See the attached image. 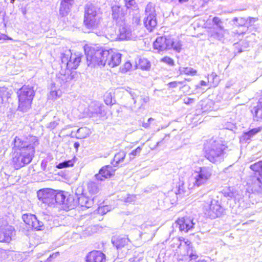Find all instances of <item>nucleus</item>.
<instances>
[{
	"instance_id": "60",
	"label": "nucleus",
	"mask_w": 262,
	"mask_h": 262,
	"mask_svg": "<svg viewBox=\"0 0 262 262\" xmlns=\"http://www.w3.org/2000/svg\"><path fill=\"white\" fill-rule=\"evenodd\" d=\"M206 84H207V83L205 81H204L203 80L201 81L200 85L201 86H205V85H206Z\"/></svg>"
},
{
	"instance_id": "20",
	"label": "nucleus",
	"mask_w": 262,
	"mask_h": 262,
	"mask_svg": "<svg viewBox=\"0 0 262 262\" xmlns=\"http://www.w3.org/2000/svg\"><path fill=\"white\" fill-rule=\"evenodd\" d=\"M105 254L97 250L89 252L86 257V262H105Z\"/></svg>"
},
{
	"instance_id": "30",
	"label": "nucleus",
	"mask_w": 262,
	"mask_h": 262,
	"mask_svg": "<svg viewBox=\"0 0 262 262\" xmlns=\"http://www.w3.org/2000/svg\"><path fill=\"white\" fill-rule=\"evenodd\" d=\"M36 216L32 214H24L22 216V219L24 222L28 226V228H30L33 220L35 218Z\"/></svg>"
},
{
	"instance_id": "7",
	"label": "nucleus",
	"mask_w": 262,
	"mask_h": 262,
	"mask_svg": "<svg viewBox=\"0 0 262 262\" xmlns=\"http://www.w3.org/2000/svg\"><path fill=\"white\" fill-rule=\"evenodd\" d=\"M154 49H181L182 43L179 38L159 37L154 42Z\"/></svg>"
},
{
	"instance_id": "22",
	"label": "nucleus",
	"mask_w": 262,
	"mask_h": 262,
	"mask_svg": "<svg viewBox=\"0 0 262 262\" xmlns=\"http://www.w3.org/2000/svg\"><path fill=\"white\" fill-rule=\"evenodd\" d=\"M74 4V0H61L59 10V15L62 17L67 16Z\"/></svg>"
},
{
	"instance_id": "38",
	"label": "nucleus",
	"mask_w": 262,
	"mask_h": 262,
	"mask_svg": "<svg viewBox=\"0 0 262 262\" xmlns=\"http://www.w3.org/2000/svg\"><path fill=\"white\" fill-rule=\"evenodd\" d=\"M260 128L259 127L253 128L249 132L245 133L244 137L247 140H249L252 137L260 132Z\"/></svg>"
},
{
	"instance_id": "26",
	"label": "nucleus",
	"mask_w": 262,
	"mask_h": 262,
	"mask_svg": "<svg viewBox=\"0 0 262 262\" xmlns=\"http://www.w3.org/2000/svg\"><path fill=\"white\" fill-rule=\"evenodd\" d=\"M185 245H187L188 246L192 247L191 245H190V242L188 241H187L186 242H184V244L182 245V240L179 238V237H174L172 238V239L171 241V246L172 248H180L181 247H183L184 249L186 250V252H187V249ZM187 253H186V254ZM185 254V253H184Z\"/></svg>"
},
{
	"instance_id": "46",
	"label": "nucleus",
	"mask_w": 262,
	"mask_h": 262,
	"mask_svg": "<svg viewBox=\"0 0 262 262\" xmlns=\"http://www.w3.org/2000/svg\"><path fill=\"white\" fill-rule=\"evenodd\" d=\"M161 61L166 63L170 66H173L174 65V61L172 59L168 57H164L161 59Z\"/></svg>"
},
{
	"instance_id": "25",
	"label": "nucleus",
	"mask_w": 262,
	"mask_h": 262,
	"mask_svg": "<svg viewBox=\"0 0 262 262\" xmlns=\"http://www.w3.org/2000/svg\"><path fill=\"white\" fill-rule=\"evenodd\" d=\"M112 242L114 246L119 250L125 248V246L128 244L129 241L127 238L118 236L113 237L112 239Z\"/></svg>"
},
{
	"instance_id": "13",
	"label": "nucleus",
	"mask_w": 262,
	"mask_h": 262,
	"mask_svg": "<svg viewBox=\"0 0 262 262\" xmlns=\"http://www.w3.org/2000/svg\"><path fill=\"white\" fill-rule=\"evenodd\" d=\"M224 212V208L215 200H212L204 206L205 214L211 219L221 216Z\"/></svg>"
},
{
	"instance_id": "61",
	"label": "nucleus",
	"mask_w": 262,
	"mask_h": 262,
	"mask_svg": "<svg viewBox=\"0 0 262 262\" xmlns=\"http://www.w3.org/2000/svg\"><path fill=\"white\" fill-rule=\"evenodd\" d=\"M80 188H78L77 189V191H76V194L77 195H80Z\"/></svg>"
},
{
	"instance_id": "34",
	"label": "nucleus",
	"mask_w": 262,
	"mask_h": 262,
	"mask_svg": "<svg viewBox=\"0 0 262 262\" xmlns=\"http://www.w3.org/2000/svg\"><path fill=\"white\" fill-rule=\"evenodd\" d=\"M74 77V72H71L70 74L68 72L65 74H61L59 77L58 79L59 80H61V83H66L71 80H72Z\"/></svg>"
},
{
	"instance_id": "50",
	"label": "nucleus",
	"mask_w": 262,
	"mask_h": 262,
	"mask_svg": "<svg viewBox=\"0 0 262 262\" xmlns=\"http://www.w3.org/2000/svg\"><path fill=\"white\" fill-rule=\"evenodd\" d=\"M184 81H173L168 83V85L171 88H176L179 84H183Z\"/></svg>"
},
{
	"instance_id": "23",
	"label": "nucleus",
	"mask_w": 262,
	"mask_h": 262,
	"mask_svg": "<svg viewBox=\"0 0 262 262\" xmlns=\"http://www.w3.org/2000/svg\"><path fill=\"white\" fill-rule=\"evenodd\" d=\"M112 9V17L117 24L122 23L124 20V13L122 8L118 6H114Z\"/></svg>"
},
{
	"instance_id": "21",
	"label": "nucleus",
	"mask_w": 262,
	"mask_h": 262,
	"mask_svg": "<svg viewBox=\"0 0 262 262\" xmlns=\"http://www.w3.org/2000/svg\"><path fill=\"white\" fill-rule=\"evenodd\" d=\"M248 184L251 187L253 191L262 194V176L251 177Z\"/></svg>"
},
{
	"instance_id": "47",
	"label": "nucleus",
	"mask_w": 262,
	"mask_h": 262,
	"mask_svg": "<svg viewBox=\"0 0 262 262\" xmlns=\"http://www.w3.org/2000/svg\"><path fill=\"white\" fill-rule=\"evenodd\" d=\"M142 150L141 147L139 146L135 150H133L132 152L129 154L130 159H133L137 155H139Z\"/></svg>"
},
{
	"instance_id": "54",
	"label": "nucleus",
	"mask_w": 262,
	"mask_h": 262,
	"mask_svg": "<svg viewBox=\"0 0 262 262\" xmlns=\"http://www.w3.org/2000/svg\"><path fill=\"white\" fill-rule=\"evenodd\" d=\"M234 192H233V191H231V192H226L225 191L224 192V194H225V196H228L229 198H234V196H235V194H234Z\"/></svg>"
},
{
	"instance_id": "41",
	"label": "nucleus",
	"mask_w": 262,
	"mask_h": 262,
	"mask_svg": "<svg viewBox=\"0 0 262 262\" xmlns=\"http://www.w3.org/2000/svg\"><path fill=\"white\" fill-rule=\"evenodd\" d=\"M111 210V207L108 205H104L103 206L99 207L97 209V212L99 214H101L102 215H104L106 214L107 212Z\"/></svg>"
},
{
	"instance_id": "36",
	"label": "nucleus",
	"mask_w": 262,
	"mask_h": 262,
	"mask_svg": "<svg viewBox=\"0 0 262 262\" xmlns=\"http://www.w3.org/2000/svg\"><path fill=\"white\" fill-rule=\"evenodd\" d=\"M30 228H33L36 230H43L44 226L43 223L39 221L36 216L33 220V223H32V225H31Z\"/></svg>"
},
{
	"instance_id": "35",
	"label": "nucleus",
	"mask_w": 262,
	"mask_h": 262,
	"mask_svg": "<svg viewBox=\"0 0 262 262\" xmlns=\"http://www.w3.org/2000/svg\"><path fill=\"white\" fill-rule=\"evenodd\" d=\"M139 66L143 70H149L150 68V63L147 59L142 58L139 60Z\"/></svg>"
},
{
	"instance_id": "16",
	"label": "nucleus",
	"mask_w": 262,
	"mask_h": 262,
	"mask_svg": "<svg viewBox=\"0 0 262 262\" xmlns=\"http://www.w3.org/2000/svg\"><path fill=\"white\" fill-rule=\"evenodd\" d=\"M14 234L13 227L9 225L0 226V242L9 243Z\"/></svg>"
},
{
	"instance_id": "59",
	"label": "nucleus",
	"mask_w": 262,
	"mask_h": 262,
	"mask_svg": "<svg viewBox=\"0 0 262 262\" xmlns=\"http://www.w3.org/2000/svg\"><path fill=\"white\" fill-rule=\"evenodd\" d=\"M79 146H80V144H79V143H78V142H75V143H74V147H75L76 149H78V148L79 147Z\"/></svg>"
},
{
	"instance_id": "4",
	"label": "nucleus",
	"mask_w": 262,
	"mask_h": 262,
	"mask_svg": "<svg viewBox=\"0 0 262 262\" xmlns=\"http://www.w3.org/2000/svg\"><path fill=\"white\" fill-rule=\"evenodd\" d=\"M83 23L85 27L93 30L98 27L101 17L98 14L96 8L91 3L87 4L84 8Z\"/></svg>"
},
{
	"instance_id": "12",
	"label": "nucleus",
	"mask_w": 262,
	"mask_h": 262,
	"mask_svg": "<svg viewBox=\"0 0 262 262\" xmlns=\"http://www.w3.org/2000/svg\"><path fill=\"white\" fill-rule=\"evenodd\" d=\"M38 199L48 206L57 204V193L52 189H45L37 192Z\"/></svg>"
},
{
	"instance_id": "40",
	"label": "nucleus",
	"mask_w": 262,
	"mask_h": 262,
	"mask_svg": "<svg viewBox=\"0 0 262 262\" xmlns=\"http://www.w3.org/2000/svg\"><path fill=\"white\" fill-rule=\"evenodd\" d=\"M233 21L234 24L239 26H244L248 23V20L244 17H234L233 19Z\"/></svg>"
},
{
	"instance_id": "27",
	"label": "nucleus",
	"mask_w": 262,
	"mask_h": 262,
	"mask_svg": "<svg viewBox=\"0 0 262 262\" xmlns=\"http://www.w3.org/2000/svg\"><path fill=\"white\" fill-rule=\"evenodd\" d=\"M11 95V91L6 87H0V104L6 101Z\"/></svg>"
},
{
	"instance_id": "42",
	"label": "nucleus",
	"mask_w": 262,
	"mask_h": 262,
	"mask_svg": "<svg viewBox=\"0 0 262 262\" xmlns=\"http://www.w3.org/2000/svg\"><path fill=\"white\" fill-rule=\"evenodd\" d=\"M149 100V99L148 96L146 95H142L140 94L138 98V102L141 106H142L144 104L148 102Z\"/></svg>"
},
{
	"instance_id": "33",
	"label": "nucleus",
	"mask_w": 262,
	"mask_h": 262,
	"mask_svg": "<svg viewBox=\"0 0 262 262\" xmlns=\"http://www.w3.org/2000/svg\"><path fill=\"white\" fill-rule=\"evenodd\" d=\"M250 168L253 171L258 172L259 176H262V160L251 164Z\"/></svg>"
},
{
	"instance_id": "63",
	"label": "nucleus",
	"mask_w": 262,
	"mask_h": 262,
	"mask_svg": "<svg viewBox=\"0 0 262 262\" xmlns=\"http://www.w3.org/2000/svg\"><path fill=\"white\" fill-rule=\"evenodd\" d=\"M179 2L181 3H185L187 2L188 0H178Z\"/></svg>"
},
{
	"instance_id": "17",
	"label": "nucleus",
	"mask_w": 262,
	"mask_h": 262,
	"mask_svg": "<svg viewBox=\"0 0 262 262\" xmlns=\"http://www.w3.org/2000/svg\"><path fill=\"white\" fill-rule=\"evenodd\" d=\"M187 249L186 254H182L181 257L179 258L178 262H196L198 255L193 247L185 245ZM197 262H206L205 260H199Z\"/></svg>"
},
{
	"instance_id": "3",
	"label": "nucleus",
	"mask_w": 262,
	"mask_h": 262,
	"mask_svg": "<svg viewBox=\"0 0 262 262\" xmlns=\"http://www.w3.org/2000/svg\"><path fill=\"white\" fill-rule=\"evenodd\" d=\"M18 98V110L23 112H28L31 107V104L35 95L32 86L24 85L17 93Z\"/></svg>"
},
{
	"instance_id": "48",
	"label": "nucleus",
	"mask_w": 262,
	"mask_h": 262,
	"mask_svg": "<svg viewBox=\"0 0 262 262\" xmlns=\"http://www.w3.org/2000/svg\"><path fill=\"white\" fill-rule=\"evenodd\" d=\"M58 125V120H54L48 123L46 127L50 129H54Z\"/></svg>"
},
{
	"instance_id": "49",
	"label": "nucleus",
	"mask_w": 262,
	"mask_h": 262,
	"mask_svg": "<svg viewBox=\"0 0 262 262\" xmlns=\"http://www.w3.org/2000/svg\"><path fill=\"white\" fill-rule=\"evenodd\" d=\"M126 9H130L136 4L135 0H124Z\"/></svg>"
},
{
	"instance_id": "15",
	"label": "nucleus",
	"mask_w": 262,
	"mask_h": 262,
	"mask_svg": "<svg viewBox=\"0 0 262 262\" xmlns=\"http://www.w3.org/2000/svg\"><path fill=\"white\" fill-rule=\"evenodd\" d=\"M196 221L190 217H185L178 219L174 223V225L178 228L180 231L185 233L194 228Z\"/></svg>"
},
{
	"instance_id": "14",
	"label": "nucleus",
	"mask_w": 262,
	"mask_h": 262,
	"mask_svg": "<svg viewBox=\"0 0 262 262\" xmlns=\"http://www.w3.org/2000/svg\"><path fill=\"white\" fill-rule=\"evenodd\" d=\"M212 21L215 25V27H214L210 30L209 32L210 36L220 40L224 37L226 30L224 29L223 22L220 18L214 17L212 19Z\"/></svg>"
},
{
	"instance_id": "18",
	"label": "nucleus",
	"mask_w": 262,
	"mask_h": 262,
	"mask_svg": "<svg viewBox=\"0 0 262 262\" xmlns=\"http://www.w3.org/2000/svg\"><path fill=\"white\" fill-rule=\"evenodd\" d=\"M71 50H66V53L62 54L61 60L66 62L68 66L71 68L76 69L81 60L80 57H72Z\"/></svg>"
},
{
	"instance_id": "1",
	"label": "nucleus",
	"mask_w": 262,
	"mask_h": 262,
	"mask_svg": "<svg viewBox=\"0 0 262 262\" xmlns=\"http://www.w3.org/2000/svg\"><path fill=\"white\" fill-rule=\"evenodd\" d=\"M84 50L89 67H103L107 64L111 68L117 67L121 62V54L111 50Z\"/></svg>"
},
{
	"instance_id": "32",
	"label": "nucleus",
	"mask_w": 262,
	"mask_h": 262,
	"mask_svg": "<svg viewBox=\"0 0 262 262\" xmlns=\"http://www.w3.org/2000/svg\"><path fill=\"white\" fill-rule=\"evenodd\" d=\"M75 161L74 159L70 160H65L56 165V167L58 169H62L69 167H72L74 166Z\"/></svg>"
},
{
	"instance_id": "11",
	"label": "nucleus",
	"mask_w": 262,
	"mask_h": 262,
	"mask_svg": "<svg viewBox=\"0 0 262 262\" xmlns=\"http://www.w3.org/2000/svg\"><path fill=\"white\" fill-rule=\"evenodd\" d=\"M57 204L61 205V208L67 211L74 209L78 204V201L75 199L74 196L67 192H57Z\"/></svg>"
},
{
	"instance_id": "9",
	"label": "nucleus",
	"mask_w": 262,
	"mask_h": 262,
	"mask_svg": "<svg viewBox=\"0 0 262 262\" xmlns=\"http://www.w3.org/2000/svg\"><path fill=\"white\" fill-rule=\"evenodd\" d=\"M143 24L149 31H152L157 25V13L155 5L149 2L146 6L144 11Z\"/></svg>"
},
{
	"instance_id": "28",
	"label": "nucleus",
	"mask_w": 262,
	"mask_h": 262,
	"mask_svg": "<svg viewBox=\"0 0 262 262\" xmlns=\"http://www.w3.org/2000/svg\"><path fill=\"white\" fill-rule=\"evenodd\" d=\"M125 156L126 153L124 151H120L115 155L112 164L115 167L117 166L119 163L123 161Z\"/></svg>"
},
{
	"instance_id": "19",
	"label": "nucleus",
	"mask_w": 262,
	"mask_h": 262,
	"mask_svg": "<svg viewBox=\"0 0 262 262\" xmlns=\"http://www.w3.org/2000/svg\"><path fill=\"white\" fill-rule=\"evenodd\" d=\"M116 169L110 165H106L102 167L98 174H95V177L98 180L103 181L105 179L111 178L113 176L116 171Z\"/></svg>"
},
{
	"instance_id": "43",
	"label": "nucleus",
	"mask_w": 262,
	"mask_h": 262,
	"mask_svg": "<svg viewBox=\"0 0 262 262\" xmlns=\"http://www.w3.org/2000/svg\"><path fill=\"white\" fill-rule=\"evenodd\" d=\"M132 67L131 63L129 61L126 62L122 67L120 68V71L121 73H125L129 71Z\"/></svg>"
},
{
	"instance_id": "45",
	"label": "nucleus",
	"mask_w": 262,
	"mask_h": 262,
	"mask_svg": "<svg viewBox=\"0 0 262 262\" xmlns=\"http://www.w3.org/2000/svg\"><path fill=\"white\" fill-rule=\"evenodd\" d=\"M83 202H84L85 205H83V211L85 209V208H89L93 204V200H88L87 198L84 197L83 195Z\"/></svg>"
},
{
	"instance_id": "31",
	"label": "nucleus",
	"mask_w": 262,
	"mask_h": 262,
	"mask_svg": "<svg viewBox=\"0 0 262 262\" xmlns=\"http://www.w3.org/2000/svg\"><path fill=\"white\" fill-rule=\"evenodd\" d=\"M126 91L129 93L132 99L134 100V103L136 104L138 102V98L141 92L138 90L132 89L130 88H127Z\"/></svg>"
},
{
	"instance_id": "5",
	"label": "nucleus",
	"mask_w": 262,
	"mask_h": 262,
	"mask_svg": "<svg viewBox=\"0 0 262 262\" xmlns=\"http://www.w3.org/2000/svg\"><path fill=\"white\" fill-rule=\"evenodd\" d=\"M35 149L30 148L28 150L14 151L12 155V164L17 170L29 164L34 156Z\"/></svg>"
},
{
	"instance_id": "6",
	"label": "nucleus",
	"mask_w": 262,
	"mask_h": 262,
	"mask_svg": "<svg viewBox=\"0 0 262 262\" xmlns=\"http://www.w3.org/2000/svg\"><path fill=\"white\" fill-rule=\"evenodd\" d=\"M212 173L213 169L211 166L199 167L193 174V186L199 187L206 184L210 180Z\"/></svg>"
},
{
	"instance_id": "10",
	"label": "nucleus",
	"mask_w": 262,
	"mask_h": 262,
	"mask_svg": "<svg viewBox=\"0 0 262 262\" xmlns=\"http://www.w3.org/2000/svg\"><path fill=\"white\" fill-rule=\"evenodd\" d=\"M107 112L105 110V106L98 101H91L86 108H84L83 112V117H105Z\"/></svg>"
},
{
	"instance_id": "56",
	"label": "nucleus",
	"mask_w": 262,
	"mask_h": 262,
	"mask_svg": "<svg viewBox=\"0 0 262 262\" xmlns=\"http://www.w3.org/2000/svg\"><path fill=\"white\" fill-rule=\"evenodd\" d=\"M216 77L217 75L216 74V73H212V74L209 75L208 79L212 78V80H213L214 78H215Z\"/></svg>"
},
{
	"instance_id": "29",
	"label": "nucleus",
	"mask_w": 262,
	"mask_h": 262,
	"mask_svg": "<svg viewBox=\"0 0 262 262\" xmlns=\"http://www.w3.org/2000/svg\"><path fill=\"white\" fill-rule=\"evenodd\" d=\"M61 95V92L59 90H57L55 85L52 86L50 94L48 96L49 99L55 100L60 97Z\"/></svg>"
},
{
	"instance_id": "52",
	"label": "nucleus",
	"mask_w": 262,
	"mask_h": 262,
	"mask_svg": "<svg viewBox=\"0 0 262 262\" xmlns=\"http://www.w3.org/2000/svg\"><path fill=\"white\" fill-rule=\"evenodd\" d=\"M59 253L58 252L53 253L52 255H50V256L48 257V258L47 259V261H50L52 258H56L57 256L59 255Z\"/></svg>"
},
{
	"instance_id": "55",
	"label": "nucleus",
	"mask_w": 262,
	"mask_h": 262,
	"mask_svg": "<svg viewBox=\"0 0 262 262\" xmlns=\"http://www.w3.org/2000/svg\"><path fill=\"white\" fill-rule=\"evenodd\" d=\"M248 20V23L247 24H249V25H252L256 21V18L254 17H249L247 19Z\"/></svg>"
},
{
	"instance_id": "8",
	"label": "nucleus",
	"mask_w": 262,
	"mask_h": 262,
	"mask_svg": "<svg viewBox=\"0 0 262 262\" xmlns=\"http://www.w3.org/2000/svg\"><path fill=\"white\" fill-rule=\"evenodd\" d=\"M13 143V148L21 151L28 150L30 148L35 149V147L39 144L37 138L32 136L26 138L16 136Z\"/></svg>"
},
{
	"instance_id": "44",
	"label": "nucleus",
	"mask_w": 262,
	"mask_h": 262,
	"mask_svg": "<svg viewBox=\"0 0 262 262\" xmlns=\"http://www.w3.org/2000/svg\"><path fill=\"white\" fill-rule=\"evenodd\" d=\"M88 188L89 191L92 193H96L98 191L97 185L94 182L89 183L88 184Z\"/></svg>"
},
{
	"instance_id": "37",
	"label": "nucleus",
	"mask_w": 262,
	"mask_h": 262,
	"mask_svg": "<svg viewBox=\"0 0 262 262\" xmlns=\"http://www.w3.org/2000/svg\"><path fill=\"white\" fill-rule=\"evenodd\" d=\"M179 71L180 74H184L186 75H195L196 74V71L190 67H180Z\"/></svg>"
},
{
	"instance_id": "58",
	"label": "nucleus",
	"mask_w": 262,
	"mask_h": 262,
	"mask_svg": "<svg viewBox=\"0 0 262 262\" xmlns=\"http://www.w3.org/2000/svg\"><path fill=\"white\" fill-rule=\"evenodd\" d=\"M6 37H7V36L6 35L0 34V40L6 39Z\"/></svg>"
},
{
	"instance_id": "53",
	"label": "nucleus",
	"mask_w": 262,
	"mask_h": 262,
	"mask_svg": "<svg viewBox=\"0 0 262 262\" xmlns=\"http://www.w3.org/2000/svg\"><path fill=\"white\" fill-rule=\"evenodd\" d=\"M184 103L187 104H189L194 102V99L190 98H186L184 99Z\"/></svg>"
},
{
	"instance_id": "57",
	"label": "nucleus",
	"mask_w": 262,
	"mask_h": 262,
	"mask_svg": "<svg viewBox=\"0 0 262 262\" xmlns=\"http://www.w3.org/2000/svg\"><path fill=\"white\" fill-rule=\"evenodd\" d=\"M150 123L147 121V122H144L142 123V126L145 128H147L149 127Z\"/></svg>"
},
{
	"instance_id": "2",
	"label": "nucleus",
	"mask_w": 262,
	"mask_h": 262,
	"mask_svg": "<svg viewBox=\"0 0 262 262\" xmlns=\"http://www.w3.org/2000/svg\"><path fill=\"white\" fill-rule=\"evenodd\" d=\"M226 147L220 140H210L205 147V157L212 163L221 162Z\"/></svg>"
},
{
	"instance_id": "64",
	"label": "nucleus",
	"mask_w": 262,
	"mask_h": 262,
	"mask_svg": "<svg viewBox=\"0 0 262 262\" xmlns=\"http://www.w3.org/2000/svg\"><path fill=\"white\" fill-rule=\"evenodd\" d=\"M154 120V119L152 118H149V119H148V121H148L149 123H150V122H151V121H153Z\"/></svg>"
},
{
	"instance_id": "51",
	"label": "nucleus",
	"mask_w": 262,
	"mask_h": 262,
	"mask_svg": "<svg viewBox=\"0 0 262 262\" xmlns=\"http://www.w3.org/2000/svg\"><path fill=\"white\" fill-rule=\"evenodd\" d=\"M83 132H84L86 135L85 136L83 135V138H86L91 134L90 129L87 127H83Z\"/></svg>"
},
{
	"instance_id": "62",
	"label": "nucleus",
	"mask_w": 262,
	"mask_h": 262,
	"mask_svg": "<svg viewBox=\"0 0 262 262\" xmlns=\"http://www.w3.org/2000/svg\"><path fill=\"white\" fill-rule=\"evenodd\" d=\"M105 103L107 104V105H108L109 104L111 103V101L110 100H105Z\"/></svg>"
},
{
	"instance_id": "24",
	"label": "nucleus",
	"mask_w": 262,
	"mask_h": 262,
	"mask_svg": "<svg viewBox=\"0 0 262 262\" xmlns=\"http://www.w3.org/2000/svg\"><path fill=\"white\" fill-rule=\"evenodd\" d=\"M119 28L118 38L120 40L130 39L132 37V31L130 27L123 25H121Z\"/></svg>"
},
{
	"instance_id": "39",
	"label": "nucleus",
	"mask_w": 262,
	"mask_h": 262,
	"mask_svg": "<svg viewBox=\"0 0 262 262\" xmlns=\"http://www.w3.org/2000/svg\"><path fill=\"white\" fill-rule=\"evenodd\" d=\"M255 116L259 118H262V98L259 100L258 104L254 108Z\"/></svg>"
}]
</instances>
